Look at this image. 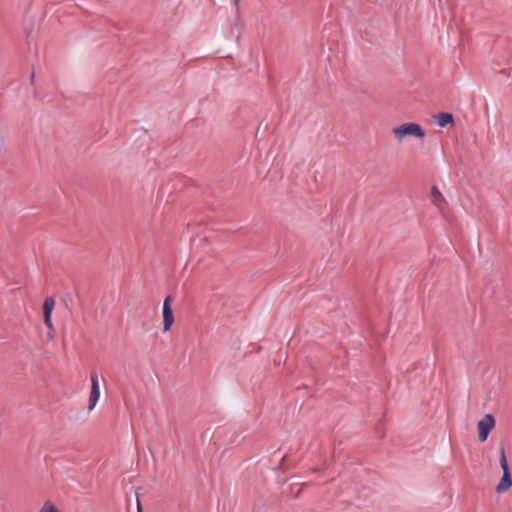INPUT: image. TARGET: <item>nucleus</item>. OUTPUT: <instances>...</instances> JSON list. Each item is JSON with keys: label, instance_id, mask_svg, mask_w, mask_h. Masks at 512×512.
<instances>
[{"label": "nucleus", "instance_id": "5", "mask_svg": "<svg viewBox=\"0 0 512 512\" xmlns=\"http://www.w3.org/2000/svg\"><path fill=\"white\" fill-rule=\"evenodd\" d=\"M91 392L89 396V411L93 410L100 397V386L97 373H91Z\"/></svg>", "mask_w": 512, "mask_h": 512}, {"label": "nucleus", "instance_id": "13", "mask_svg": "<svg viewBox=\"0 0 512 512\" xmlns=\"http://www.w3.org/2000/svg\"><path fill=\"white\" fill-rule=\"evenodd\" d=\"M47 338H48V340L53 339V334L51 332H48L47 333Z\"/></svg>", "mask_w": 512, "mask_h": 512}, {"label": "nucleus", "instance_id": "1", "mask_svg": "<svg viewBox=\"0 0 512 512\" xmlns=\"http://www.w3.org/2000/svg\"><path fill=\"white\" fill-rule=\"evenodd\" d=\"M499 452H500V466H501L503 474L500 479V482L498 483V485L496 487V492L504 493L512 487V477L510 475L504 446L500 447Z\"/></svg>", "mask_w": 512, "mask_h": 512}, {"label": "nucleus", "instance_id": "10", "mask_svg": "<svg viewBox=\"0 0 512 512\" xmlns=\"http://www.w3.org/2000/svg\"><path fill=\"white\" fill-rule=\"evenodd\" d=\"M45 325L49 328L50 331L54 330L51 316H43Z\"/></svg>", "mask_w": 512, "mask_h": 512}, {"label": "nucleus", "instance_id": "9", "mask_svg": "<svg viewBox=\"0 0 512 512\" xmlns=\"http://www.w3.org/2000/svg\"><path fill=\"white\" fill-rule=\"evenodd\" d=\"M39 512H59L55 505L50 502H46Z\"/></svg>", "mask_w": 512, "mask_h": 512}, {"label": "nucleus", "instance_id": "3", "mask_svg": "<svg viewBox=\"0 0 512 512\" xmlns=\"http://www.w3.org/2000/svg\"><path fill=\"white\" fill-rule=\"evenodd\" d=\"M496 421L492 414H486L477 424L478 439L480 442H485L495 427Z\"/></svg>", "mask_w": 512, "mask_h": 512}, {"label": "nucleus", "instance_id": "14", "mask_svg": "<svg viewBox=\"0 0 512 512\" xmlns=\"http://www.w3.org/2000/svg\"><path fill=\"white\" fill-rule=\"evenodd\" d=\"M233 2H234V4H235L236 6H238V5H239L240 0H233Z\"/></svg>", "mask_w": 512, "mask_h": 512}, {"label": "nucleus", "instance_id": "7", "mask_svg": "<svg viewBox=\"0 0 512 512\" xmlns=\"http://www.w3.org/2000/svg\"><path fill=\"white\" fill-rule=\"evenodd\" d=\"M431 197H432V201L433 203L439 207V208H442V205L443 204H446V200L445 198L443 197L442 193L439 191V189L437 188V186H433L431 188Z\"/></svg>", "mask_w": 512, "mask_h": 512}, {"label": "nucleus", "instance_id": "12", "mask_svg": "<svg viewBox=\"0 0 512 512\" xmlns=\"http://www.w3.org/2000/svg\"><path fill=\"white\" fill-rule=\"evenodd\" d=\"M34 78H35V72L33 71L31 74V77H30V81L32 84L34 83Z\"/></svg>", "mask_w": 512, "mask_h": 512}, {"label": "nucleus", "instance_id": "4", "mask_svg": "<svg viewBox=\"0 0 512 512\" xmlns=\"http://www.w3.org/2000/svg\"><path fill=\"white\" fill-rule=\"evenodd\" d=\"M173 297L168 295L164 299L163 303V330L168 332L174 323V315L172 310Z\"/></svg>", "mask_w": 512, "mask_h": 512}, {"label": "nucleus", "instance_id": "8", "mask_svg": "<svg viewBox=\"0 0 512 512\" xmlns=\"http://www.w3.org/2000/svg\"><path fill=\"white\" fill-rule=\"evenodd\" d=\"M55 306V300L52 296L45 298L43 303V316H52V312Z\"/></svg>", "mask_w": 512, "mask_h": 512}, {"label": "nucleus", "instance_id": "2", "mask_svg": "<svg viewBox=\"0 0 512 512\" xmlns=\"http://www.w3.org/2000/svg\"><path fill=\"white\" fill-rule=\"evenodd\" d=\"M393 135L401 141L406 136H414L416 138H424L425 131L417 123H404L393 129Z\"/></svg>", "mask_w": 512, "mask_h": 512}, {"label": "nucleus", "instance_id": "6", "mask_svg": "<svg viewBox=\"0 0 512 512\" xmlns=\"http://www.w3.org/2000/svg\"><path fill=\"white\" fill-rule=\"evenodd\" d=\"M436 119H437L436 122H437L439 127H445L448 124H453L454 123L453 115L451 113H448V112H441V113H439L436 116Z\"/></svg>", "mask_w": 512, "mask_h": 512}, {"label": "nucleus", "instance_id": "11", "mask_svg": "<svg viewBox=\"0 0 512 512\" xmlns=\"http://www.w3.org/2000/svg\"><path fill=\"white\" fill-rule=\"evenodd\" d=\"M137 512H142L141 504L139 500H137Z\"/></svg>", "mask_w": 512, "mask_h": 512}]
</instances>
